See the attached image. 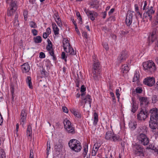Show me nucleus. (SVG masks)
<instances>
[{"mask_svg":"<svg viewBox=\"0 0 158 158\" xmlns=\"http://www.w3.org/2000/svg\"><path fill=\"white\" fill-rule=\"evenodd\" d=\"M141 131L139 132L137 137V139L139 143L143 146L148 145L149 143V139L147 137L148 128L145 126L143 127L140 129Z\"/></svg>","mask_w":158,"mask_h":158,"instance_id":"f257e3e1","label":"nucleus"},{"mask_svg":"<svg viewBox=\"0 0 158 158\" xmlns=\"http://www.w3.org/2000/svg\"><path fill=\"white\" fill-rule=\"evenodd\" d=\"M149 113L150 114V118L149 121V126L150 128L153 130L156 129L158 127V112L156 108L150 109Z\"/></svg>","mask_w":158,"mask_h":158,"instance_id":"f03ea898","label":"nucleus"},{"mask_svg":"<svg viewBox=\"0 0 158 158\" xmlns=\"http://www.w3.org/2000/svg\"><path fill=\"white\" fill-rule=\"evenodd\" d=\"M70 148L72 150L76 152H80L81 149V145L80 142L75 139L70 140L68 143Z\"/></svg>","mask_w":158,"mask_h":158,"instance_id":"7ed1b4c3","label":"nucleus"},{"mask_svg":"<svg viewBox=\"0 0 158 158\" xmlns=\"http://www.w3.org/2000/svg\"><path fill=\"white\" fill-rule=\"evenodd\" d=\"M143 67L148 73H154L156 70V68L155 63L152 60H149L143 64Z\"/></svg>","mask_w":158,"mask_h":158,"instance_id":"20e7f679","label":"nucleus"},{"mask_svg":"<svg viewBox=\"0 0 158 158\" xmlns=\"http://www.w3.org/2000/svg\"><path fill=\"white\" fill-rule=\"evenodd\" d=\"M9 7L7 11V15L11 16L13 15L17 9V1L14 0H8Z\"/></svg>","mask_w":158,"mask_h":158,"instance_id":"39448f33","label":"nucleus"},{"mask_svg":"<svg viewBox=\"0 0 158 158\" xmlns=\"http://www.w3.org/2000/svg\"><path fill=\"white\" fill-rule=\"evenodd\" d=\"M133 152L134 154L137 156H144L145 150L140 144L135 143L132 146Z\"/></svg>","mask_w":158,"mask_h":158,"instance_id":"423d86ee","label":"nucleus"},{"mask_svg":"<svg viewBox=\"0 0 158 158\" xmlns=\"http://www.w3.org/2000/svg\"><path fill=\"white\" fill-rule=\"evenodd\" d=\"M63 124L64 128L68 133L72 134H73L75 133V128L71 125V123L69 120L67 119H64Z\"/></svg>","mask_w":158,"mask_h":158,"instance_id":"0eeeda50","label":"nucleus"},{"mask_svg":"<svg viewBox=\"0 0 158 158\" xmlns=\"http://www.w3.org/2000/svg\"><path fill=\"white\" fill-rule=\"evenodd\" d=\"M149 114L145 109L141 108L140 111L137 115V118L138 120H145L148 116Z\"/></svg>","mask_w":158,"mask_h":158,"instance_id":"6e6552de","label":"nucleus"},{"mask_svg":"<svg viewBox=\"0 0 158 158\" xmlns=\"http://www.w3.org/2000/svg\"><path fill=\"white\" fill-rule=\"evenodd\" d=\"M143 83L149 87H152L155 83V79L153 77H148L144 79Z\"/></svg>","mask_w":158,"mask_h":158,"instance_id":"1a4fd4ad","label":"nucleus"},{"mask_svg":"<svg viewBox=\"0 0 158 158\" xmlns=\"http://www.w3.org/2000/svg\"><path fill=\"white\" fill-rule=\"evenodd\" d=\"M129 55L126 50H123L121 52L118 57V61L120 63H122L128 58Z\"/></svg>","mask_w":158,"mask_h":158,"instance_id":"9d476101","label":"nucleus"},{"mask_svg":"<svg viewBox=\"0 0 158 158\" xmlns=\"http://www.w3.org/2000/svg\"><path fill=\"white\" fill-rule=\"evenodd\" d=\"M84 10L88 17L92 21L94 20L95 18L98 16V14L97 13L94 11H89L85 7L84 8Z\"/></svg>","mask_w":158,"mask_h":158,"instance_id":"9b49d317","label":"nucleus"},{"mask_svg":"<svg viewBox=\"0 0 158 158\" xmlns=\"http://www.w3.org/2000/svg\"><path fill=\"white\" fill-rule=\"evenodd\" d=\"M157 29L156 28H154L151 36L148 38V42L149 45L152 44L156 39L157 35L156 34Z\"/></svg>","mask_w":158,"mask_h":158,"instance_id":"f8f14e48","label":"nucleus"},{"mask_svg":"<svg viewBox=\"0 0 158 158\" xmlns=\"http://www.w3.org/2000/svg\"><path fill=\"white\" fill-rule=\"evenodd\" d=\"M101 69L100 63L98 60L95 59L94 60V63L93 64V73H99Z\"/></svg>","mask_w":158,"mask_h":158,"instance_id":"ddd939ff","label":"nucleus"},{"mask_svg":"<svg viewBox=\"0 0 158 158\" xmlns=\"http://www.w3.org/2000/svg\"><path fill=\"white\" fill-rule=\"evenodd\" d=\"M133 16V12L128 11L126 19V23L128 26H130L132 23V17Z\"/></svg>","mask_w":158,"mask_h":158,"instance_id":"4468645a","label":"nucleus"},{"mask_svg":"<svg viewBox=\"0 0 158 158\" xmlns=\"http://www.w3.org/2000/svg\"><path fill=\"white\" fill-rule=\"evenodd\" d=\"M153 7L151 6L150 9H149L148 10H147L146 12V14L147 15H145V13L143 14V17L145 18L147 17L148 16L149 17V20L150 21H151L152 19V15H153L154 12L155 10H153Z\"/></svg>","mask_w":158,"mask_h":158,"instance_id":"2eb2a0df","label":"nucleus"},{"mask_svg":"<svg viewBox=\"0 0 158 158\" xmlns=\"http://www.w3.org/2000/svg\"><path fill=\"white\" fill-rule=\"evenodd\" d=\"M27 113L26 110L25 109H23L22 110L21 113V119L20 120L21 124L23 126L24 124V122L26 121L27 117Z\"/></svg>","mask_w":158,"mask_h":158,"instance_id":"dca6fc26","label":"nucleus"},{"mask_svg":"<svg viewBox=\"0 0 158 158\" xmlns=\"http://www.w3.org/2000/svg\"><path fill=\"white\" fill-rule=\"evenodd\" d=\"M131 105L132 108L131 109V111L133 113H135L138 110V106L136 102L133 99H132Z\"/></svg>","mask_w":158,"mask_h":158,"instance_id":"f3484780","label":"nucleus"},{"mask_svg":"<svg viewBox=\"0 0 158 158\" xmlns=\"http://www.w3.org/2000/svg\"><path fill=\"white\" fill-rule=\"evenodd\" d=\"M139 100L140 102V105L143 104L147 105L149 103L147 97H139Z\"/></svg>","mask_w":158,"mask_h":158,"instance_id":"a211bd4d","label":"nucleus"},{"mask_svg":"<svg viewBox=\"0 0 158 158\" xmlns=\"http://www.w3.org/2000/svg\"><path fill=\"white\" fill-rule=\"evenodd\" d=\"M30 69V67L28 63H25L22 65V70L23 73H27Z\"/></svg>","mask_w":158,"mask_h":158,"instance_id":"6ab92c4d","label":"nucleus"},{"mask_svg":"<svg viewBox=\"0 0 158 158\" xmlns=\"http://www.w3.org/2000/svg\"><path fill=\"white\" fill-rule=\"evenodd\" d=\"M82 99L83 101H85V104L88 103L90 107L92 99L91 98V96L87 94L85 98H82Z\"/></svg>","mask_w":158,"mask_h":158,"instance_id":"aec40b11","label":"nucleus"},{"mask_svg":"<svg viewBox=\"0 0 158 158\" xmlns=\"http://www.w3.org/2000/svg\"><path fill=\"white\" fill-rule=\"evenodd\" d=\"M114 133L111 131L107 132L105 135V138L107 140H111Z\"/></svg>","mask_w":158,"mask_h":158,"instance_id":"412c9836","label":"nucleus"},{"mask_svg":"<svg viewBox=\"0 0 158 158\" xmlns=\"http://www.w3.org/2000/svg\"><path fill=\"white\" fill-rule=\"evenodd\" d=\"M52 25L55 35H58L59 34V29L57 27L56 23H52Z\"/></svg>","mask_w":158,"mask_h":158,"instance_id":"4be33fe9","label":"nucleus"},{"mask_svg":"<svg viewBox=\"0 0 158 158\" xmlns=\"http://www.w3.org/2000/svg\"><path fill=\"white\" fill-rule=\"evenodd\" d=\"M91 6H92L93 8L97 9L98 7V2L97 0H93L90 4Z\"/></svg>","mask_w":158,"mask_h":158,"instance_id":"5701e85b","label":"nucleus"},{"mask_svg":"<svg viewBox=\"0 0 158 158\" xmlns=\"http://www.w3.org/2000/svg\"><path fill=\"white\" fill-rule=\"evenodd\" d=\"M63 47L64 51L66 50L67 47L68 48L69 47H70V44L69 43V40L67 39L64 41L63 43Z\"/></svg>","mask_w":158,"mask_h":158,"instance_id":"b1692460","label":"nucleus"},{"mask_svg":"<svg viewBox=\"0 0 158 158\" xmlns=\"http://www.w3.org/2000/svg\"><path fill=\"white\" fill-rule=\"evenodd\" d=\"M122 71L123 73H127L129 70V68L127 64H124L122 66Z\"/></svg>","mask_w":158,"mask_h":158,"instance_id":"393cba45","label":"nucleus"},{"mask_svg":"<svg viewBox=\"0 0 158 158\" xmlns=\"http://www.w3.org/2000/svg\"><path fill=\"white\" fill-rule=\"evenodd\" d=\"M64 51L67 53H69L71 55H75L76 54L74 49L71 46L69 47L68 49H66V50Z\"/></svg>","mask_w":158,"mask_h":158,"instance_id":"a878e982","label":"nucleus"},{"mask_svg":"<svg viewBox=\"0 0 158 158\" xmlns=\"http://www.w3.org/2000/svg\"><path fill=\"white\" fill-rule=\"evenodd\" d=\"M26 81L27 84L28 85L29 88L30 89H32L33 86L31 82V77L30 76H27L26 79Z\"/></svg>","mask_w":158,"mask_h":158,"instance_id":"bb28decb","label":"nucleus"},{"mask_svg":"<svg viewBox=\"0 0 158 158\" xmlns=\"http://www.w3.org/2000/svg\"><path fill=\"white\" fill-rule=\"evenodd\" d=\"M34 42L36 44L40 43L42 41L41 37L40 36H37L33 38Z\"/></svg>","mask_w":158,"mask_h":158,"instance_id":"cd10ccee","label":"nucleus"},{"mask_svg":"<svg viewBox=\"0 0 158 158\" xmlns=\"http://www.w3.org/2000/svg\"><path fill=\"white\" fill-rule=\"evenodd\" d=\"M32 128L31 126L29 124L28 125L27 129V135L28 136H31L32 135Z\"/></svg>","mask_w":158,"mask_h":158,"instance_id":"c85d7f7f","label":"nucleus"},{"mask_svg":"<svg viewBox=\"0 0 158 158\" xmlns=\"http://www.w3.org/2000/svg\"><path fill=\"white\" fill-rule=\"evenodd\" d=\"M121 140V139L119 138V136L114 134L111 140L114 142H116V141H120Z\"/></svg>","mask_w":158,"mask_h":158,"instance_id":"c756f323","label":"nucleus"},{"mask_svg":"<svg viewBox=\"0 0 158 158\" xmlns=\"http://www.w3.org/2000/svg\"><path fill=\"white\" fill-rule=\"evenodd\" d=\"M137 124L135 122H131L129 123V127L132 130H135Z\"/></svg>","mask_w":158,"mask_h":158,"instance_id":"7c9ffc66","label":"nucleus"},{"mask_svg":"<svg viewBox=\"0 0 158 158\" xmlns=\"http://www.w3.org/2000/svg\"><path fill=\"white\" fill-rule=\"evenodd\" d=\"M94 124L96 125L98 120V115L96 112H94Z\"/></svg>","mask_w":158,"mask_h":158,"instance_id":"2f4dec72","label":"nucleus"},{"mask_svg":"<svg viewBox=\"0 0 158 158\" xmlns=\"http://www.w3.org/2000/svg\"><path fill=\"white\" fill-rule=\"evenodd\" d=\"M14 24L15 26H17L19 25V20L18 19V15L17 14L15 15Z\"/></svg>","mask_w":158,"mask_h":158,"instance_id":"473e14b6","label":"nucleus"},{"mask_svg":"<svg viewBox=\"0 0 158 158\" xmlns=\"http://www.w3.org/2000/svg\"><path fill=\"white\" fill-rule=\"evenodd\" d=\"M55 21L57 23L58 25L60 27L62 26V23L61 22V19L59 17L57 18V19H56V18L55 17H54Z\"/></svg>","mask_w":158,"mask_h":158,"instance_id":"72a5a7b5","label":"nucleus"},{"mask_svg":"<svg viewBox=\"0 0 158 158\" xmlns=\"http://www.w3.org/2000/svg\"><path fill=\"white\" fill-rule=\"evenodd\" d=\"M41 74L42 76L44 77H47L48 75V73L44 69H43L40 71Z\"/></svg>","mask_w":158,"mask_h":158,"instance_id":"f704fd0d","label":"nucleus"},{"mask_svg":"<svg viewBox=\"0 0 158 158\" xmlns=\"http://www.w3.org/2000/svg\"><path fill=\"white\" fill-rule=\"evenodd\" d=\"M139 78V74L137 73V72L135 74L133 79V82H135L138 80Z\"/></svg>","mask_w":158,"mask_h":158,"instance_id":"c9c22d12","label":"nucleus"},{"mask_svg":"<svg viewBox=\"0 0 158 158\" xmlns=\"http://www.w3.org/2000/svg\"><path fill=\"white\" fill-rule=\"evenodd\" d=\"M139 78V74L137 73V72L135 74L133 79V82H135L138 80Z\"/></svg>","mask_w":158,"mask_h":158,"instance_id":"e433bc0d","label":"nucleus"},{"mask_svg":"<svg viewBox=\"0 0 158 158\" xmlns=\"http://www.w3.org/2000/svg\"><path fill=\"white\" fill-rule=\"evenodd\" d=\"M49 51V53L50 55H51L53 57V59L54 60H56V57L55 56L54 53V51L53 49Z\"/></svg>","mask_w":158,"mask_h":158,"instance_id":"4c0bfd02","label":"nucleus"},{"mask_svg":"<svg viewBox=\"0 0 158 158\" xmlns=\"http://www.w3.org/2000/svg\"><path fill=\"white\" fill-rule=\"evenodd\" d=\"M29 25L31 28H36L37 26L35 23L34 21H31L29 23Z\"/></svg>","mask_w":158,"mask_h":158,"instance_id":"58836bf2","label":"nucleus"},{"mask_svg":"<svg viewBox=\"0 0 158 158\" xmlns=\"http://www.w3.org/2000/svg\"><path fill=\"white\" fill-rule=\"evenodd\" d=\"M158 23V13H157L155 17V21H154L153 25L154 26H156L157 25Z\"/></svg>","mask_w":158,"mask_h":158,"instance_id":"ea45409f","label":"nucleus"},{"mask_svg":"<svg viewBox=\"0 0 158 158\" xmlns=\"http://www.w3.org/2000/svg\"><path fill=\"white\" fill-rule=\"evenodd\" d=\"M50 140H49V141L48 140L47 142V154L48 155V154H49V150L50 148Z\"/></svg>","mask_w":158,"mask_h":158,"instance_id":"a19ab883","label":"nucleus"},{"mask_svg":"<svg viewBox=\"0 0 158 158\" xmlns=\"http://www.w3.org/2000/svg\"><path fill=\"white\" fill-rule=\"evenodd\" d=\"M152 102L154 103H156L157 101V96L154 95L152 97Z\"/></svg>","mask_w":158,"mask_h":158,"instance_id":"79ce46f5","label":"nucleus"},{"mask_svg":"<svg viewBox=\"0 0 158 158\" xmlns=\"http://www.w3.org/2000/svg\"><path fill=\"white\" fill-rule=\"evenodd\" d=\"M93 73V77L94 79L95 80H98V76L100 74L99 72V73Z\"/></svg>","mask_w":158,"mask_h":158,"instance_id":"37998d69","label":"nucleus"},{"mask_svg":"<svg viewBox=\"0 0 158 158\" xmlns=\"http://www.w3.org/2000/svg\"><path fill=\"white\" fill-rule=\"evenodd\" d=\"M135 92L137 93L141 94L142 93L143 90L142 88L140 87H137L135 89Z\"/></svg>","mask_w":158,"mask_h":158,"instance_id":"c03bdc74","label":"nucleus"},{"mask_svg":"<svg viewBox=\"0 0 158 158\" xmlns=\"http://www.w3.org/2000/svg\"><path fill=\"white\" fill-rule=\"evenodd\" d=\"M84 152L83 153V154L84 155V157H85L87 155V152H88V147L86 146L84 147Z\"/></svg>","mask_w":158,"mask_h":158,"instance_id":"a18cd8bd","label":"nucleus"},{"mask_svg":"<svg viewBox=\"0 0 158 158\" xmlns=\"http://www.w3.org/2000/svg\"><path fill=\"white\" fill-rule=\"evenodd\" d=\"M28 11L27 10L24 11L23 15L24 17V19L25 21H26L27 18Z\"/></svg>","mask_w":158,"mask_h":158,"instance_id":"49530a36","label":"nucleus"},{"mask_svg":"<svg viewBox=\"0 0 158 158\" xmlns=\"http://www.w3.org/2000/svg\"><path fill=\"white\" fill-rule=\"evenodd\" d=\"M154 148L155 146L154 145L152 144H149L148 146L146 147V149H151L152 150Z\"/></svg>","mask_w":158,"mask_h":158,"instance_id":"de8ad7c7","label":"nucleus"},{"mask_svg":"<svg viewBox=\"0 0 158 158\" xmlns=\"http://www.w3.org/2000/svg\"><path fill=\"white\" fill-rule=\"evenodd\" d=\"M61 56V58L63 59H64L65 61H66V58H67V56L65 55V53L64 52H62Z\"/></svg>","mask_w":158,"mask_h":158,"instance_id":"09e8293b","label":"nucleus"},{"mask_svg":"<svg viewBox=\"0 0 158 158\" xmlns=\"http://www.w3.org/2000/svg\"><path fill=\"white\" fill-rule=\"evenodd\" d=\"M31 32L34 36H36L37 35L38 31L35 29H32L31 30Z\"/></svg>","mask_w":158,"mask_h":158,"instance_id":"8fccbe9b","label":"nucleus"},{"mask_svg":"<svg viewBox=\"0 0 158 158\" xmlns=\"http://www.w3.org/2000/svg\"><path fill=\"white\" fill-rule=\"evenodd\" d=\"M77 78L76 79L75 82H76V86L77 87H79V86H80V85H79L80 80L79 79L78 75L77 74Z\"/></svg>","mask_w":158,"mask_h":158,"instance_id":"3c124183","label":"nucleus"},{"mask_svg":"<svg viewBox=\"0 0 158 158\" xmlns=\"http://www.w3.org/2000/svg\"><path fill=\"white\" fill-rule=\"evenodd\" d=\"M100 146V145L99 146L98 145V143H95L93 147V149L98 151Z\"/></svg>","mask_w":158,"mask_h":158,"instance_id":"603ef678","label":"nucleus"},{"mask_svg":"<svg viewBox=\"0 0 158 158\" xmlns=\"http://www.w3.org/2000/svg\"><path fill=\"white\" fill-rule=\"evenodd\" d=\"M154 90L156 91H158V81H157L155 84H154Z\"/></svg>","mask_w":158,"mask_h":158,"instance_id":"864d4df0","label":"nucleus"},{"mask_svg":"<svg viewBox=\"0 0 158 158\" xmlns=\"http://www.w3.org/2000/svg\"><path fill=\"white\" fill-rule=\"evenodd\" d=\"M45 54L43 52H41L40 53L39 57L40 58H45Z\"/></svg>","mask_w":158,"mask_h":158,"instance_id":"5fc2aeb1","label":"nucleus"},{"mask_svg":"<svg viewBox=\"0 0 158 158\" xmlns=\"http://www.w3.org/2000/svg\"><path fill=\"white\" fill-rule=\"evenodd\" d=\"M86 90V87L84 85H82L81 88V92H83L85 91Z\"/></svg>","mask_w":158,"mask_h":158,"instance_id":"6e6d98bb","label":"nucleus"},{"mask_svg":"<svg viewBox=\"0 0 158 158\" xmlns=\"http://www.w3.org/2000/svg\"><path fill=\"white\" fill-rule=\"evenodd\" d=\"M119 89H116V94L117 97V98L118 99H119L120 94L119 93Z\"/></svg>","mask_w":158,"mask_h":158,"instance_id":"4d7b16f0","label":"nucleus"},{"mask_svg":"<svg viewBox=\"0 0 158 158\" xmlns=\"http://www.w3.org/2000/svg\"><path fill=\"white\" fill-rule=\"evenodd\" d=\"M98 151L96 150H94L93 149H92V156H95L97 154V152Z\"/></svg>","mask_w":158,"mask_h":158,"instance_id":"13d9d810","label":"nucleus"},{"mask_svg":"<svg viewBox=\"0 0 158 158\" xmlns=\"http://www.w3.org/2000/svg\"><path fill=\"white\" fill-rule=\"evenodd\" d=\"M29 157L30 158H34L33 150L31 149L30 150Z\"/></svg>","mask_w":158,"mask_h":158,"instance_id":"bf43d9fd","label":"nucleus"},{"mask_svg":"<svg viewBox=\"0 0 158 158\" xmlns=\"http://www.w3.org/2000/svg\"><path fill=\"white\" fill-rule=\"evenodd\" d=\"M128 33V32L127 31L123 30L121 31L120 34L121 35H125L127 34Z\"/></svg>","mask_w":158,"mask_h":158,"instance_id":"052dcab7","label":"nucleus"},{"mask_svg":"<svg viewBox=\"0 0 158 158\" xmlns=\"http://www.w3.org/2000/svg\"><path fill=\"white\" fill-rule=\"evenodd\" d=\"M74 115L78 118L81 117V114L79 112L76 111V113H75Z\"/></svg>","mask_w":158,"mask_h":158,"instance_id":"680f3d73","label":"nucleus"},{"mask_svg":"<svg viewBox=\"0 0 158 158\" xmlns=\"http://www.w3.org/2000/svg\"><path fill=\"white\" fill-rule=\"evenodd\" d=\"M103 47L105 48L106 50H108L109 49V47L108 44L107 43H105L103 44Z\"/></svg>","mask_w":158,"mask_h":158,"instance_id":"e2e57ef3","label":"nucleus"},{"mask_svg":"<svg viewBox=\"0 0 158 158\" xmlns=\"http://www.w3.org/2000/svg\"><path fill=\"white\" fill-rule=\"evenodd\" d=\"M108 20H111L112 21H114L115 20V18L114 16H111L108 19Z\"/></svg>","mask_w":158,"mask_h":158,"instance_id":"0e129e2a","label":"nucleus"},{"mask_svg":"<svg viewBox=\"0 0 158 158\" xmlns=\"http://www.w3.org/2000/svg\"><path fill=\"white\" fill-rule=\"evenodd\" d=\"M46 49L48 51H50L52 49V46L48 45L46 46Z\"/></svg>","mask_w":158,"mask_h":158,"instance_id":"69168bd1","label":"nucleus"},{"mask_svg":"<svg viewBox=\"0 0 158 158\" xmlns=\"http://www.w3.org/2000/svg\"><path fill=\"white\" fill-rule=\"evenodd\" d=\"M62 110L64 112L68 113V110L66 107H62Z\"/></svg>","mask_w":158,"mask_h":158,"instance_id":"338daca9","label":"nucleus"},{"mask_svg":"<svg viewBox=\"0 0 158 158\" xmlns=\"http://www.w3.org/2000/svg\"><path fill=\"white\" fill-rule=\"evenodd\" d=\"M46 32H47V33L48 34V35H49L51 33V29L50 28L48 27L46 30Z\"/></svg>","mask_w":158,"mask_h":158,"instance_id":"774afa93","label":"nucleus"}]
</instances>
